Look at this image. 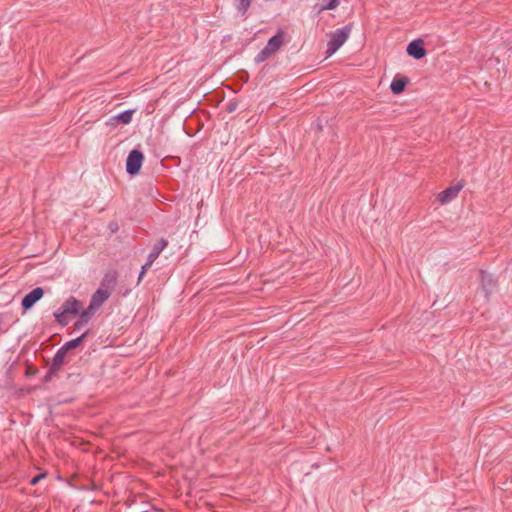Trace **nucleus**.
<instances>
[{
  "label": "nucleus",
  "mask_w": 512,
  "mask_h": 512,
  "mask_svg": "<svg viewBox=\"0 0 512 512\" xmlns=\"http://www.w3.org/2000/svg\"><path fill=\"white\" fill-rule=\"evenodd\" d=\"M351 31L352 24H347L330 34V40L327 43L326 58L332 56L347 41Z\"/></svg>",
  "instance_id": "nucleus-1"
},
{
  "label": "nucleus",
  "mask_w": 512,
  "mask_h": 512,
  "mask_svg": "<svg viewBox=\"0 0 512 512\" xmlns=\"http://www.w3.org/2000/svg\"><path fill=\"white\" fill-rule=\"evenodd\" d=\"M143 153L137 149L132 150L126 159V171L130 175H135L139 172L143 163Z\"/></svg>",
  "instance_id": "nucleus-2"
},
{
  "label": "nucleus",
  "mask_w": 512,
  "mask_h": 512,
  "mask_svg": "<svg viewBox=\"0 0 512 512\" xmlns=\"http://www.w3.org/2000/svg\"><path fill=\"white\" fill-rule=\"evenodd\" d=\"M111 296V293L104 289L98 288L91 296L89 307L90 310L97 311Z\"/></svg>",
  "instance_id": "nucleus-3"
},
{
  "label": "nucleus",
  "mask_w": 512,
  "mask_h": 512,
  "mask_svg": "<svg viewBox=\"0 0 512 512\" xmlns=\"http://www.w3.org/2000/svg\"><path fill=\"white\" fill-rule=\"evenodd\" d=\"M44 295V290L41 287L34 288L22 299V307L24 310H28L34 306Z\"/></svg>",
  "instance_id": "nucleus-4"
},
{
  "label": "nucleus",
  "mask_w": 512,
  "mask_h": 512,
  "mask_svg": "<svg viewBox=\"0 0 512 512\" xmlns=\"http://www.w3.org/2000/svg\"><path fill=\"white\" fill-rule=\"evenodd\" d=\"M407 54L416 60L423 58L426 55V50L423 46V40L417 39L410 42L407 46Z\"/></svg>",
  "instance_id": "nucleus-5"
},
{
  "label": "nucleus",
  "mask_w": 512,
  "mask_h": 512,
  "mask_svg": "<svg viewBox=\"0 0 512 512\" xmlns=\"http://www.w3.org/2000/svg\"><path fill=\"white\" fill-rule=\"evenodd\" d=\"M462 188V184L448 187L438 194L437 199L441 204H447L458 196Z\"/></svg>",
  "instance_id": "nucleus-6"
},
{
  "label": "nucleus",
  "mask_w": 512,
  "mask_h": 512,
  "mask_svg": "<svg viewBox=\"0 0 512 512\" xmlns=\"http://www.w3.org/2000/svg\"><path fill=\"white\" fill-rule=\"evenodd\" d=\"M62 314L78 315L82 309V303L75 297H69L61 306Z\"/></svg>",
  "instance_id": "nucleus-7"
},
{
  "label": "nucleus",
  "mask_w": 512,
  "mask_h": 512,
  "mask_svg": "<svg viewBox=\"0 0 512 512\" xmlns=\"http://www.w3.org/2000/svg\"><path fill=\"white\" fill-rule=\"evenodd\" d=\"M66 355H67V353L62 348H59L57 350V352L55 353V355L51 361L49 371L47 373V377H50L52 374H55L56 372H58L61 369Z\"/></svg>",
  "instance_id": "nucleus-8"
},
{
  "label": "nucleus",
  "mask_w": 512,
  "mask_h": 512,
  "mask_svg": "<svg viewBox=\"0 0 512 512\" xmlns=\"http://www.w3.org/2000/svg\"><path fill=\"white\" fill-rule=\"evenodd\" d=\"M284 35H285V32L283 29H279L278 32L276 33V35H274L273 37H271L267 44H266V48L267 50H269L272 54L276 53L280 48L281 46L284 44Z\"/></svg>",
  "instance_id": "nucleus-9"
},
{
  "label": "nucleus",
  "mask_w": 512,
  "mask_h": 512,
  "mask_svg": "<svg viewBox=\"0 0 512 512\" xmlns=\"http://www.w3.org/2000/svg\"><path fill=\"white\" fill-rule=\"evenodd\" d=\"M479 276H480L481 287H482L483 291L485 292V297H488L489 294L492 292V290L495 287V281H494L492 275L488 274L484 270L479 271Z\"/></svg>",
  "instance_id": "nucleus-10"
},
{
  "label": "nucleus",
  "mask_w": 512,
  "mask_h": 512,
  "mask_svg": "<svg viewBox=\"0 0 512 512\" xmlns=\"http://www.w3.org/2000/svg\"><path fill=\"white\" fill-rule=\"evenodd\" d=\"M117 278L118 275L116 271L112 270L107 272L100 282V288H104L108 290L110 293H112L113 289L117 284Z\"/></svg>",
  "instance_id": "nucleus-11"
},
{
  "label": "nucleus",
  "mask_w": 512,
  "mask_h": 512,
  "mask_svg": "<svg viewBox=\"0 0 512 512\" xmlns=\"http://www.w3.org/2000/svg\"><path fill=\"white\" fill-rule=\"evenodd\" d=\"M168 241L164 238L160 239L150 251L147 260L150 263H154L155 260L159 257L161 252L167 247Z\"/></svg>",
  "instance_id": "nucleus-12"
},
{
  "label": "nucleus",
  "mask_w": 512,
  "mask_h": 512,
  "mask_svg": "<svg viewBox=\"0 0 512 512\" xmlns=\"http://www.w3.org/2000/svg\"><path fill=\"white\" fill-rule=\"evenodd\" d=\"M95 312L96 311L94 310H90L89 306L87 307V309L83 310L80 313L78 320L74 324L75 329L80 330L84 326H86L93 317V315L95 314Z\"/></svg>",
  "instance_id": "nucleus-13"
},
{
  "label": "nucleus",
  "mask_w": 512,
  "mask_h": 512,
  "mask_svg": "<svg viewBox=\"0 0 512 512\" xmlns=\"http://www.w3.org/2000/svg\"><path fill=\"white\" fill-rule=\"evenodd\" d=\"M133 114H134V110H125V111L113 116L111 118V121L117 122V123H122V124H129L132 121Z\"/></svg>",
  "instance_id": "nucleus-14"
},
{
  "label": "nucleus",
  "mask_w": 512,
  "mask_h": 512,
  "mask_svg": "<svg viewBox=\"0 0 512 512\" xmlns=\"http://www.w3.org/2000/svg\"><path fill=\"white\" fill-rule=\"evenodd\" d=\"M88 331L84 332L81 336H79L76 339H72L68 342H66L61 348L67 353L69 350H72L76 347H78L84 339L87 337Z\"/></svg>",
  "instance_id": "nucleus-15"
},
{
  "label": "nucleus",
  "mask_w": 512,
  "mask_h": 512,
  "mask_svg": "<svg viewBox=\"0 0 512 512\" xmlns=\"http://www.w3.org/2000/svg\"><path fill=\"white\" fill-rule=\"evenodd\" d=\"M407 83L408 80L406 78L394 79L390 84V89L394 94H400L404 90Z\"/></svg>",
  "instance_id": "nucleus-16"
},
{
  "label": "nucleus",
  "mask_w": 512,
  "mask_h": 512,
  "mask_svg": "<svg viewBox=\"0 0 512 512\" xmlns=\"http://www.w3.org/2000/svg\"><path fill=\"white\" fill-rule=\"evenodd\" d=\"M273 54L267 50L266 47H264L256 56H255V62L257 64L264 62L268 58H270Z\"/></svg>",
  "instance_id": "nucleus-17"
},
{
  "label": "nucleus",
  "mask_w": 512,
  "mask_h": 512,
  "mask_svg": "<svg viewBox=\"0 0 512 512\" xmlns=\"http://www.w3.org/2000/svg\"><path fill=\"white\" fill-rule=\"evenodd\" d=\"M273 54L267 50L266 47H264L256 56H255V62L257 64L264 62L268 58H270Z\"/></svg>",
  "instance_id": "nucleus-18"
},
{
  "label": "nucleus",
  "mask_w": 512,
  "mask_h": 512,
  "mask_svg": "<svg viewBox=\"0 0 512 512\" xmlns=\"http://www.w3.org/2000/svg\"><path fill=\"white\" fill-rule=\"evenodd\" d=\"M66 315L67 314H62V309H59V311L55 312L54 313V317L56 319V321L62 325V326H65L68 324V321H67V318H66Z\"/></svg>",
  "instance_id": "nucleus-19"
},
{
  "label": "nucleus",
  "mask_w": 512,
  "mask_h": 512,
  "mask_svg": "<svg viewBox=\"0 0 512 512\" xmlns=\"http://www.w3.org/2000/svg\"><path fill=\"white\" fill-rule=\"evenodd\" d=\"M251 2H239L237 5V11L244 16L247 12Z\"/></svg>",
  "instance_id": "nucleus-20"
},
{
  "label": "nucleus",
  "mask_w": 512,
  "mask_h": 512,
  "mask_svg": "<svg viewBox=\"0 0 512 512\" xmlns=\"http://www.w3.org/2000/svg\"><path fill=\"white\" fill-rule=\"evenodd\" d=\"M153 263H150L148 260L146 261V263L142 266L141 268V271L139 273V277H138V283L141 282V280L143 279L144 275L146 274L147 270L152 266Z\"/></svg>",
  "instance_id": "nucleus-21"
},
{
  "label": "nucleus",
  "mask_w": 512,
  "mask_h": 512,
  "mask_svg": "<svg viewBox=\"0 0 512 512\" xmlns=\"http://www.w3.org/2000/svg\"><path fill=\"white\" fill-rule=\"evenodd\" d=\"M339 2H327L326 5L318 8V12H322L324 10H334L338 6Z\"/></svg>",
  "instance_id": "nucleus-22"
},
{
  "label": "nucleus",
  "mask_w": 512,
  "mask_h": 512,
  "mask_svg": "<svg viewBox=\"0 0 512 512\" xmlns=\"http://www.w3.org/2000/svg\"><path fill=\"white\" fill-rule=\"evenodd\" d=\"M42 478H44V475H43V474H41V475H37V476H35V477L30 481V483H31L32 485H35V484H37V483L39 482V480H40V479H42Z\"/></svg>",
  "instance_id": "nucleus-23"
}]
</instances>
